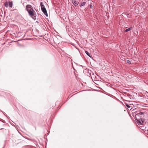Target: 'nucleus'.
<instances>
[{"label": "nucleus", "mask_w": 148, "mask_h": 148, "mask_svg": "<svg viewBox=\"0 0 148 148\" xmlns=\"http://www.w3.org/2000/svg\"><path fill=\"white\" fill-rule=\"evenodd\" d=\"M2 129H4V130H6V129H4V128H1V129H0V130H2Z\"/></svg>", "instance_id": "obj_14"}, {"label": "nucleus", "mask_w": 148, "mask_h": 148, "mask_svg": "<svg viewBox=\"0 0 148 148\" xmlns=\"http://www.w3.org/2000/svg\"><path fill=\"white\" fill-rule=\"evenodd\" d=\"M92 6L91 5H90V8H92Z\"/></svg>", "instance_id": "obj_15"}, {"label": "nucleus", "mask_w": 148, "mask_h": 148, "mask_svg": "<svg viewBox=\"0 0 148 148\" xmlns=\"http://www.w3.org/2000/svg\"><path fill=\"white\" fill-rule=\"evenodd\" d=\"M86 3V2H83L79 4V6L80 7L84 6Z\"/></svg>", "instance_id": "obj_6"}, {"label": "nucleus", "mask_w": 148, "mask_h": 148, "mask_svg": "<svg viewBox=\"0 0 148 148\" xmlns=\"http://www.w3.org/2000/svg\"><path fill=\"white\" fill-rule=\"evenodd\" d=\"M40 4L41 9L43 8H45L44 5L43 4V3L42 2H41Z\"/></svg>", "instance_id": "obj_7"}, {"label": "nucleus", "mask_w": 148, "mask_h": 148, "mask_svg": "<svg viewBox=\"0 0 148 148\" xmlns=\"http://www.w3.org/2000/svg\"><path fill=\"white\" fill-rule=\"evenodd\" d=\"M72 3L73 4V5L75 6H77L78 5V4L77 2L75 0H73Z\"/></svg>", "instance_id": "obj_4"}, {"label": "nucleus", "mask_w": 148, "mask_h": 148, "mask_svg": "<svg viewBox=\"0 0 148 148\" xmlns=\"http://www.w3.org/2000/svg\"><path fill=\"white\" fill-rule=\"evenodd\" d=\"M41 10L42 11V12H43L44 14L46 15V16H48V14L47 12V11L46 10V8H43L41 9Z\"/></svg>", "instance_id": "obj_3"}, {"label": "nucleus", "mask_w": 148, "mask_h": 148, "mask_svg": "<svg viewBox=\"0 0 148 148\" xmlns=\"http://www.w3.org/2000/svg\"><path fill=\"white\" fill-rule=\"evenodd\" d=\"M26 10L27 11L29 15L34 20L36 19V12L32 8V5H27L26 6Z\"/></svg>", "instance_id": "obj_1"}, {"label": "nucleus", "mask_w": 148, "mask_h": 148, "mask_svg": "<svg viewBox=\"0 0 148 148\" xmlns=\"http://www.w3.org/2000/svg\"><path fill=\"white\" fill-rule=\"evenodd\" d=\"M8 4L9 7L12 8V2L9 1Z\"/></svg>", "instance_id": "obj_5"}, {"label": "nucleus", "mask_w": 148, "mask_h": 148, "mask_svg": "<svg viewBox=\"0 0 148 148\" xmlns=\"http://www.w3.org/2000/svg\"><path fill=\"white\" fill-rule=\"evenodd\" d=\"M127 62L128 64H131V61H130L129 60H127Z\"/></svg>", "instance_id": "obj_12"}, {"label": "nucleus", "mask_w": 148, "mask_h": 148, "mask_svg": "<svg viewBox=\"0 0 148 148\" xmlns=\"http://www.w3.org/2000/svg\"><path fill=\"white\" fill-rule=\"evenodd\" d=\"M143 113L142 112H140L136 114L135 116V119L138 121V125H142L143 123L144 119L141 118H138L140 115L143 114Z\"/></svg>", "instance_id": "obj_2"}, {"label": "nucleus", "mask_w": 148, "mask_h": 148, "mask_svg": "<svg viewBox=\"0 0 148 148\" xmlns=\"http://www.w3.org/2000/svg\"><path fill=\"white\" fill-rule=\"evenodd\" d=\"M125 14L127 16V17H128V15H129V14L125 12Z\"/></svg>", "instance_id": "obj_13"}, {"label": "nucleus", "mask_w": 148, "mask_h": 148, "mask_svg": "<svg viewBox=\"0 0 148 148\" xmlns=\"http://www.w3.org/2000/svg\"><path fill=\"white\" fill-rule=\"evenodd\" d=\"M126 106L128 108H130V106H129V105L127 104H126Z\"/></svg>", "instance_id": "obj_11"}, {"label": "nucleus", "mask_w": 148, "mask_h": 148, "mask_svg": "<svg viewBox=\"0 0 148 148\" xmlns=\"http://www.w3.org/2000/svg\"><path fill=\"white\" fill-rule=\"evenodd\" d=\"M132 29V27H130L127 29H125L124 31L125 32H127L129 31H130Z\"/></svg>", "instance_id": "obj_8"}, {"label": "nucleus", "mask_w": 148, "mask_h": 148, "mask_svg": "<svg viewBox=\"0 0 148 148\" xmlns=\"http://www.w3.org/2000/svg\"><path fill=\"white\" fill-rule=\"evenodd\" d=\"M85 53L88 56L90 57V58L92 57V56L90 55V53H89L87 51H85Z\"/></svg>", "instance_id": "obj_9"}, {"label": "nucleus", "mask_w": 148, "mask_h": 148, "mask_svg": "<svg viewBox=\"0 0 148 148\" xmlns=\"http://www.w3.org/2000/svg\"><path fill=\"white\" fill-rule=\"evenodd\" d=\"M4 5H5V6L6 7V8L8 7V3L7 2H5V3H4Z\"/></svg>", "instance_id": "obj_10"}]
</instances>
